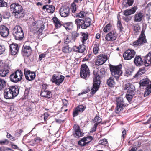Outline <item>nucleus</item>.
<instances>
[{
    "label": "nucleus",
    "instance_id": "obj_53",
    "mask_svg": "<svg viewBox=\"0 0 151 151\" xmlns=\"http://www.w3.org/2000/svg\"><path fill=\"white\" fill-rule=\"evenodd\" d=\"M117 27L118 29L120 31L122 30V29H123V27L122 25V24L120 21L119 20L118 21L117 23Z\"/></svg>",
    "mask_w": 151,
    "mask_h": 151
},
{
    "label": "nucleus",
    "instance_id": "obj_18",
    "mask_svg": "<svg viewBox=\"0 0 151 151\" xmlns=\"http://www.w3.org/2000/svg\"><path fill=\"white\" fill-rule=\"evenodd\" d=\"M60 14L62 17L68 16L70 13V9L68 7H62L59 10Z\"/></svg>",
    "mask_w": 151,
    "mask_h": 151
},
{
    "label": "nucleus",
    "instance_id": "obj_61",
    "mask_svg": "<svg viewBox=\"0 0 151 151\" xmlns=\"http://www.w3.org/2000/svg\"><path fill=\"white\" fill-rule=\"evenodd\" d=\"M80 112L77 110L76 108V109L75 111H74L73 113V117L76 116L79 114Z\"/></svg>",
    "mask_w": 151,
    "mask_h": 151
},
{
    "label": "nucleus",
    "instance_id": "obj_7",
    "mask_svg": "<svg viewBox=\"0 0 151 151\" xmlns=\"http://www.w3.org/2000/svg\"><path fill=\"white\" fill-rule=\"evenodd\" d=\"M94 75L93 78V87L91 89L90 93L92 95L95 94L98 90L100 84L99 75L97 73H96V74H94Z\"/></svg>",
    "mask_w": 151,
    "mask_h": 151
},
{
    "label": "nucleus",
    "instance_id": "obj_36",
    "mask_svg": "<svg viewBox=\"0 0 151 151\" xmlns=\"http://www.w3.org/2000/svg\"><path fill=\"white\" fill-rule=\"evenodd\" d=\"M145 72V70L144 68H140L139 71L134 76V78H138L144 74Z\"/></svg>",
    "mask_w": 151,
    "mask_h": 151
},
{
    "label": "nucleus",
    "instance_id": "obj_50",
    "mask_svg": "<svg viewBox=\"0 0 151 151\" xmlns=\"http://www.w3.org/2000/svg\"><path fill=\"white\" fill-rule=\"evenodd\" d=\"M62 101L63 104V106L62 108V110H63L64 108H65L67 107V105L68 103V101L65 99H62Z\"/></svg>",
    "mask_w": 151,
    "mask_h": 151
},
{
    "label": "nucleus",
    "instance_id": "obj_21",
    "mask_svg": "<svg viewBox=\"0 0 151 151\" xmlns=\"http://www.w3.org/2000/svg\"><path fill=\"white\" fill-rule=\"evenodd\" d=\"M31 48L29 46H23L22 49V53L24 56H29L31 52Z\"/></svg>",
    "mask_w": 151,
    "mask_h": 151
},
{
    "label": "nucleus",
    "instance_id": "obj_13",
    "mask_svg": "<svg viewBox=\"0 0 151 151\" xmlns=\"http://www.w3.org/2000/svg\"><path fill=\"white\" fill-rule=\"evenodd\" d=\"M64 78L65 77L63 75H61L60 76H58L54 74L51 81L52 82L55 83L58 85H59L63 81Z\"/></svg>",
    "mask_w": 151,
    "mask_h": 151
},
{
    "label": "nucleus",
    "instance_id": "obj_20",
    "mask_svg": "<svg viewBox=\"0 0 151 151\" xmlns=\"http://www.w3.org/2000/svg\"><path fill=\"white\" fill-rule=\"evenodd\" d=\"M0 34L3 37H6L9 34V30L6 26L2 25L0 27Z\"/></svg>",
    "mask_w": 151,
    "mask_h": 151
},
{
    "label": "nucleus",
    "instance_id": "obj_40",
    "mask_svg": "<svg viewBox=\"0 0 151 151\" xmlns=\"http://www.w3.org/2000/svg\"><path fill=\"white\" fill-rule=\"evenodd\" d=\"M99 44L98 43L96 42L94 44L93 51L94 53L96 54L98 53V52L99 50Z\"/></svg>",
    "mask_w": 151,
    "mask_h": 151
},
{
    "label": "nucleus",
    "instance_id": "obj_51",
    "mask_svg": "<svg viewBox=\"0 0 151 151\" xmlns=\"http://www.w3.org/2000/svg\"><path fill=\"white\" fill-rule=\"evenodd\" d=\"M71 8L72 9V12L75 13L76 10V4L74 2L72 3Z\"/></svg>",
    "mask_w": 151,
    "mask_h": 151
},
{
    "label": "nucleus",
    "instance_id": "obj_32",
    "mask_svg": "<svg viewBox=\"0 0 151 151\" xmlns=\"http://www.w3.org/2000/svg\"><path fill=\"white\" fill-rule=\"evenodd\" d=\"M52 20L55 25V27L57 28H60L63 25L59 19L57 17H54Z\"/></svg>",
    "mask_w": 151,
    "mask_h": 151
},
{
    "label": "nucleus",
    "instance_id": "obj_30",
    "mask_svg": "<svg viewBox=\"0 0 151 151\" xmlns=\"http://www.w3.org/2000/svg\"><path fill=\"white\" fill-rule=\"evenodd\" d=\"M9 72V70L5 68H0V76L5 77Z\"/></svg>",
    "mask_w": 151,
    "mask_h": 151
},
{
    "label": "nucleus",
    "instance_id": "obj_14",
    "mask_svg": "<svg viewBox=\"0 0 151 151\" xmlns=\"http://www.w3.org/2000/svg\"><path fill=\"white\" fill-rule=\"evenodd\" d=\"M73 134L76 137H79L83 135L84 133L81 130L78 125H75L73 127Z\"/></svg>",
    "mask_w": 151,
    "mask_h": 151
},
{
    "label": "nucleus",
    "instance_id": "obj_60",
    "mask_svg": "<svg viewBox=\"0 0 151 151\" xmlns=\"http://www.w3.org/2000/svg\"><path fill=\"white\" fill-rule=\"evenodd\" d=\"M72 37L74 38H76L78 37L79 35V33L77 32H72Z\"/></svg>",
    "mask_w": 151,
    "mask_h": 151
},
{
    "label": "nucleus",
    "instance_id": "obj_56",
    "mask_svg": "<svg viewBox=\"0 0 151 151\" xmlns=\"http://www.w3.org/2000/svg\"><path fill=\"white\" fill-rule=\"evenodd\" d=\"M6 137L7 138L11 140L14 141L15 140V138L8 133H7Z\"/></svg>",
    "mask_w": 151,
    "mask_h": 151
},
{
    "label": "nucleus",
    "instance_id": "obj_29",
    "mask_svg": "<svg viewBox=\"0 0 151 151\" xmlns=\"http://www.w3.org/2000/svg\"><path fill=\"white\" fill-rule=\"evenodd\" d=\"M143 16V13L141 12L137 13L134 17V20L136 22H140L142 20Z\"/></svg>",
    "mask_w": 151,
    "mask_h": 151
},
{
    "label": "nucleus",
    "instance_id": "obj_52",
    "mask_svg": "<svg viewBox=\"0 0 151 151\" xmlns=\"http://www.w3.org/2000/svg\"><path fill=\"white\" fill-rule=\"evenodd\" d=\"M7 5V3L5 2L4 0H0V7H6Z\"/></svg>",
    "mask_w": 151,
    "mask_h": 151
},
{
    "label": "nucleus",
    "instance_id": "obj_63",
    "mask_svg": "<svg viewBox=\"0 0 151 151\" xmlns=\"http://www.w3.org/2000/svg\"><path fill=\"white\" fill-rule=\"evenodd\" d=\"M46 55V54L43 53L40 55L39 56V59L40 60H41L42 59L45 57Z\"/></svg>",
    "mask_w": 151,
    "mask_h": 151
},
{
    "label": "nucleus",
    "instance_id": "obj_2",
    "mask_svg": "<svg viewBox=\"0 0 151 151\" xmlns=\"http://www.w3.org/2000/svg\"><path fill=\"white\" fill-rule=\"evenodd\" d=\"M91 21L90 18L87 17L84 19H77L75 20V22L77 25V29H79L81 27L82 29H85L90 25Z\"/></svg>",
    "mask_w": 151,
    "mask_h": 151
},
{
    "label": "nucleus",
    "instance_id": "obj_31",
    "mask_svg": "<svg viewBox=\"0 0 151 151\" xmlns=\"http://www.w3.org/2000/svg\"><path fill=\"white\" fill-rule=\"evenodd\" d=\"M63 25L67 30H71L73 28V24L72 22L65 23Z\"/></svg>",
    "mask_w": 151,
    "mask_h": 151
},
{
    "label": "nucleus",
    "instance_id": "obj_34",
    "mask_svg": "<svg viewBox=\"0 0 151 151\" xmlns=\"http://www.w3.org/2000/svg\"><path fill=\"white\" fill-rule=\"evenodd\" d=\"M135 91L133 92H127V94L126 95V97L128 102H130L132 100V99L133 96L135 94Z\"/></svg>",
    "mask_w": 151,
    "mask_h": 151
},
{
    "label": "nucleus",
    "instance_id": "obj_23",
    "mask_svg": "<svg viewBox=\"0 0 151 151\" xmlns=\"http://www.w3.org/2000/svg\"><path fill=\"white\" fill-rule=\"evenodd\" d=\"M11 53L12 55H15L18 52L19 48L17 44H11L10 46Z\"/></svg>",
    "mask_w": 151,
    "mask_h": 151
},
{
    "label": "nucleus",
    "instance_id": "obj_39",
    "mask_svg": "<svg viewBox=\"0 0 151 151\" xmlns=\"http://www.w3.org/2000/svg\"><path fill=\"white\" fill-rule=\"evenodd\" d=\"M150 81L148 78H145L142 79L140 81V86H144L149 84Z\"/></svg>",
    "mask_w": 151,
    "mask_h": 151
},
{
    "label": "nucleus",
    "instance_id": "obj_26",
    "mask_svg": "<svg viewBox=\"0 0 151 151\" xmlns=\"http://www.w3.org/2000/svg\"><path fill=\"white\" fill-rule=\"evenodd\" d=\"M83 44L79 45L78 47H75L74 48V51L76 52L82 53L86 49V47Z\"/></svg>",
    "mask_w": 151,
    "mask_h": 151
},
{
    "label": "nucleus",
    "instance_id": "obj_41",
    "mask_svg": "<svg viewBox=\"0 0 151 151\" xmlns=\"http://www.w3.org/2000/svg\"><path fill=\"white\" fill-rule=\"evenodd\" d=\"M82 37L81 41L83 44H85V42L87 40L88 37V35L85 33H81Z\"/></svg>",
    "mask_w": 151,
    "mask_h": 151
},
{
    "label": "nucleus",
    "instance_id": "obj_42",
    "mask_svg": "<svg viewBox=\"0 0 151 151\" xmlns=\"http://www.w3.org/2000/svg\"><path fill=\"white\" fill-rule=\"evenodd\" d=\"M102 119L98 116H96L93 120V122L95 124H96L98 125L102 121Z\"/></svg>",
    "mask_w": 151,
    "mask_h": 151
},
{
    "label": "nucleus",
    "instance_id": "obj_47",
    "mask_svg": "<svg viewBox=\"0 0 151 151\" xmlns=\"http://www.w3.org/2000/svg\"><path fill=\"white\" fill-rule=\"evenodd\" d=\"M108 142L107 139H101L99 142V145H106L107 144Z\"/></svg>",
    "mask_w": 151,
    "mask_h": 151
},
{
    "label": "nucleus",
    "instance_id": "obj_25",
    "mask_svg": "<svg viewBox=\"0 0 151 151\" xmlns=\"http://www.w3.org/2000/svg\"><path fill=\"white\" fill-rule=\"evenodd\" d=\"M40 95L42 97L48 98H50L52 96V94L50 91L45 89L42 90Z\"/></svg>",
    "mask_w": 151,
    "mask_h": 151
},
{
    "label": "nucleus",
    "instance_id": "obj_38",
    "mask_svg": "<svg viewBox=\"0 0 151 151\" xmlns=\"http://www.w3.org/2000/svg\"><path fill=\"white\" fill-rule=\"evenodd\" d=\"M151 93V84L148 85L147 87L144 94V96L148 95Z\"/></svg>",
    "mask_w": 151,
    "mask_h": 151
},
{
    "label": "nucleus",
    "instance_id": "obj_12",
    "mask_svg": "<svg viewBox=\"0 0 151 151\" xmlns=\"http://www.w3.org/2000/svg\"><path fill=\"white\" fill-rule=\"evenodd\" d=\"M107 60V57L105 54L100 55L98 57L96 60L95 64L98 66L102 65L105 63Z\"/></svg>",
    "mask_w": 151,
    "mask_h": 151
},
{
    "label": "nucleus",
    "instance_id": "obj_33",
    "mask_svg": "<svg viewBox=\"0 0 151 151\" xmlns=\"http://www.w3.org/2000/svg\"><path fill=\"white\" fill-rule=\"evenodd\" d=\"M134 2V0H123L122 4L125 7H127L132 6Z\"/></svg>",
    "mask_w": 151,
    "mask_h": 151
},
{
    "label": "nucleus",
    "instance_id": "obj_5",
    "mask_svg": "<svg viewBox=\"0 0 151 151\" xmlns=\"http://www.w3.org/2000/svg\"><path fill=\"white\" fill-rule=\"evenodd\" d=\"M10 7L11 11L15 14V17L17 18H19L21 16L20 14L23 10L22 7L19 4L14 3L12 4Z\"/></svg>",
    "mask_w": 151,
    "mask_h": 151
},
{
    "label": "nucleus",
    "instance_id": "obj_10",
    "mask_svg": "<svg viewBox=\"0 0 151 151\" xmlns=\"http://www.w3.org/2000/svg\"><path fill=\"white\" fill-rule=\"evenodd\" d=\"M135 53L134 50L132 49H128L124 53L123 56L125 60H129L134 57Z\"/></svg>",
    "mask_w": 151,
    "mask_h": 151
},
{
    "label": "nucleus",
    "instance_id": "obj_24",
    "mask_svg": "<svg viewBox=\"0 0 151 151\" xmlns=\"http://www.w3.org/2000/svg\"><path fill=\"white\" fill-rule=\"evenodd\" d=\"M42 9L45 11L51 13H53L55 10V7L53 5H44Z\"/></svg>",
    "mask_w": 151,
    "mask_h": 151
},
{
    "label": "nucleus",
    "instance_id": "obj_43",
    "mask_svg": "<svg viewBox=\"0 0 151 151\" xmlns=\"http://www.w3.org/2000/svg\"><path fill=\"white\" fill-rule=\"evenodd\" d=\"M6 85V81L4 79L0 78V90L4 88Z\"/></svg>",
    "mask_w": 151,
    "mask_h": 151
},
{
    "label": "nucleus",
    "instance_id": "obj_9",
    "mask_svg": "<svg viewBox=\"0 0 151 151\" xmlns=\"http://www.w3.org/2000/svg\"><path fill=\"white\" fill-rule=\"evenodd\" d=\"M146 42L147 40L144 32L142 31L138 40L134 41L133 44L134 46H140Z\"/></svg>",
    "mask_w": 151,
    "mask_h": 151
},
{
    "label": "nucleus",
    "instance_id": "obj_17",
    "mask_svg": "<svg viewBox=\"0 0 151 151\" xmlns=\"http://www.w3.org/2000/svg\"><path fill=\"white\" fill-rule=\"evenodd\" d=\"M92 137L89 136L86 137H84L78 141V144L82 146H84L89 143L93 139Z\"/></svg>",
    "mask_w": 151,
    "mask_h": 151
},
{
    "label": "nucleus",
    "instance_id": "obj_16",
    "mask_svg": "<svg viewBox=\"0 0 151 151\" xmlns=\"http://www.w3.org/2000/svg\"><path fill=\"white\" fill-rule=\"evenodd\" d=\"M24 74L26 79L29 81L33 80L36 76L35 72H31L29 70H26L25 69L24 70Z\"/></svg>",
    "mask_w": 151,
    "mask_h": 151
},
{
    "label": "nucleus",
    "instance_id": "obj_46",
    "mask_svg": "<svg viewBox=\"0 0 151 151\" xmlns=\"http://www.w3.org/2000/svg\"><path fill=\"white\" fill-rule=\"evenodd\" d=\"M38 23L40 24L39 25L40 27L39 28L38 31L40 33H41L43 30L44 29V25L42 21H40L39 22H38Z\"/></svg>",
    "mask_w": 151,
    "mask_h": 151
},
{
    "label": "nucleus",
    "instance_id": "obj_44",
    "mask_svg": "<svg viewBox=\"0 0 151 151\" xmlns=\"http://www.w3.org/2000/svg\"><path fill=\"white\" fill-rule=\"evenodd\" d=\"M86 15V13L84 11H80L79 13H76V17L81 18H83Z\"/></svg>",
    "mask_w": 151,
    "mask_h": 151
},
{
    "label": "nucleus",
    "instance_id": "obj_45",
    "mask_svg": "<svg viewBox=\"0 0 151 151\" xmlns=\"http://www.w3.org/2000/svg\"><path fill=\"white\" fill-rule=\"evenodd\" d=\"M111 25L110 24H108L104 27L103 31L105 32H108L111 30Z\"/></svg>",
    "mask_w": 151,
    "mask_h": 151
},
{
    "label": "nucleus",
    "instance_id": "obj_37",
    "mask_svg": "<svg viewBox=\"0 0 151 151\" xmlns=\"http://www.w3.org/2000/svg\"><path fill=\"white\" fill-rule=\"evenodd\" d=\"M62 50L63 52L67 53L70 52L72 51V48L67 45L62 48Z\"/></svg>",
    "mask_w": 151,
    "mask_h": 151
},
{
    "label": "nucleus",
    "instance_id": "obj_19",
    "mask_svg": "<svg viewBox=\"0 0 151 151\" xmlns=\"http://www.w3.org/2000/svg\"><path fill=\"white\" fill-rule=\"evenodd\" d=\"M123 87L124 90H127V92L135 91V88L134 85L129 82H127L125 84H124Z\"/></svg>",
    "mask_w": 151,
    "mask_h": 151
},
{
    "label": "nucleus",
    "instance_id": "obj_27",
    "mask_svg": "<svg viewBox=\"0 0 151 151\" xmlns=\"http://www.w3.org/2000/svg\"><path fill=\"white\" fill-rule=\"evenodd\" d=\"M146 66H148L151 64V53L149 52L145 57L144 62Z\"/></svg>",
    "mask_w": 151,
    "mask_h": 151
},
{
    "label": "nucleus",
    "instance_id": "obj_35",
    "mask_svg": "<svg viewBox=\"0 0 151 151\" xmlns=\"http://www.w3.org/2000/svg\"><path fill=\"white\" fill-rule=\"evenodd\" d=\"M107 84L110 87H113L115 84V82L113 78L110 77L107 81Z\"/></svg>",
    "mask_w": 151,
    "mask_h": 151
},
{
    "label": "nucleus",
    "instance_id": "obj_64",
    "mask_svg": "<svg viewBox=\"0 0 151 151\" xmlns=\"http://www.w3.org/2000/svg\"><path fill=\"white\" fill-rule=\"evenodd\" d=\"M35 142L36 143H39L40 141H41L42 140L39 137H37L34 139Z\"/></svg>",
    "mask_w": 151,
    "mask_h": 151
},
{
    "label": "nucleus",
    "instance_id": "obj_6",
    "mask_svg": "<svg viewBox=\"0 0 151 151\" xmlns=\"http://www.w3.org/2000/svg\"><path fill=\"white\" fill-rule=\"evenodd\" d=\"M23 73L20 70H18L12 73L10 76L11 81L14 83H17L22 79Z\"/></svg>",
    "mask_w": 151,
    "mask_h": 151
},
{
    "label": "nucleus",
    "instance_id": "obj_55",
    "mask_svg": "<svg viewBox=\"0 0 151 151\" xmlns=\"http://www.w3.org/2000/svg\"><path fill=\"white\" fill-rule=\"evenodd\" d=\"M5 50V49L4 46L0 45V55L4 52Z\"/></svg>",
    "mask_w": 151,
    "mask_h": 151
},
{
    "label": "nucleus",
    "instance_id": "obj_15",
    "mask_svg": "<svg viewBox=\"0 0 151 151\" xmlns=\"http://www.w3.org/2000/svg\"><path fill=\"white\" fill-rule=\"evenodd\" d=\"M117 36L116 31L112 30L106 35L105 39L108 41H113L116 39Z\"/></svg>",
    "mask_w": 151,
    "mask_h": 151
},
{
    "label": "nucleus",
    "instance_id": "obj_54",
    "mask_svg": "<svg viewBox=\"0 0 151 151\" xmlns=\"http://www.w3.org/2000/svg\"><path fill=\"white\" fill-rule=\"evenodd\" d=\"M71 41V39L68 36H66L65 38L64 43L68 44Z\"/></svg>",
    "mask_w": 151,
    "mask_h": 151
},
{
    "label": "nucleus",
    "instance_id": "obj_3",
    "mask_svg": "<svg viewBox=\"0 0 151 151\" xmlns=\"http://www.w3.org/2000/svg\"><path fill=\"white\" fill-rule=\"evenodd\" d=\"M122 65H121L115 66L110 65L109 68L111 75L117 80L120 76L122 74L121 70Z\"/></svg>",
    "mask_w": 151,
    "mask_h": 151
},
{
    "label": "nucleus",
    "instance_id": "obj_62",
    "mask_svg": "<svg viewBox=\"0 0 151 151\" xmlns=\"http://www.w3.org/2000/svg\"><path fill=\"white\" fill-rule=\"evenodd\" d=\"M9 143L8 140L5 139L4 141H0V144L2 145L4 144H8Z\"/></svg>",
    "mask_w": 151,
    "mask_h": 151
},
{
    "label": "nucleus",
    "instance_id": "obj_1",
    "mask_svg": "<svg viewBox=\"0 0 151 151\" xmlns=\"http://www.w3.org/2000/svg\"><path fill=\"white\" fill-rule=\"evenodd\" d=\"M19 88L17 86H12L4 90V97L7 99H10L17 96L19 93Z\"/></svg>",
    "mask_w": 151,
    "mask_h": 151
},
{
    "label": "nucleus",
    "instance_id": "obj_4",
    "mask_svg": "<svg viewBox=\"0 0 151 151\" xmlns=\"http://www.w3.org/2000/svg\"><path fill=\"white\" fill-rule=\"evenodd\" d=\"M12 34L15 39L21 40L24 37V34L22 28L19 26H16L14 28Z\"/></svg>",
    "mask_w": 151,
    "mask_h": 151
},
{
    "label": "nucleus",
    "instance_id": "obj_58",
    "mask_svg": "<svg viewBox=\"0 0 151 151\" xmlns=\"http://www.w3.org/2000/svg\"><path fill=\"white\" fill-rule=\"evenodd\" d=\"M98 125L96 124H94L93 127L91 128V132H93L96 131V127Z\"/></svg>",
    "mask_w": 151,
    "mask_h": 151
},
{
    "label": "nucleus",
    "instance_id": "obj_11",
    "mask_svg": "<svg viewBox=\"0 0 151 151\" xmlns=\"http://www.w3.org/2000/svg\"><path fill=\"white\" fill-rule=\"evenodd\" d=\"M116 107L115 110V112L119 113L122 109V107L124 106L123 99L122 98H118L116 99Z\"/></svg>",
    "mask_w": 151,
    "mask_h": 151
},
{
    "label": "nucleus",
    "instance_id": "obj_28",
    "mask_svg": "<svg viewBox=\"0 0 151 151\" xmlns=\"http://www.w3.org/2000/svg\"><path fill=\"white\" fill-rule=\"evenodd\" d=\"M137 7L134 6L131 9L125 10L123 12L125 16H128L134 14L137 9Z\"/></svg>",
    "mask_w": 151,
    "mask_h": 151
},
{
    "label": "nucleus",
    "instance_id": "obj_48",
    "mask_svg": "<svg viewBox=\"0 0 151 151\" xmlns=\"http://www.w3.org/2000/svg\"><path fill=\"white\" fill-rule=\"evenodd\" d=\"M39 22L40 21L35 22L32 23V26L33 27V29H34V30L37 29V28L40 27H39V25L40 24L38 23V22Z\"/></svg>",
    "mask_w": 151,
    "mask_h": 151
},
{
    "label": "nucleus",
    "instance_id": "obj_8",
    "mask_svg": "<svg viewBox=\"0 0 151 151\" xmlns=\"http://www.w3.org/2000/svg\"><path fill=\"white\" fill-rule=\"evenodd\" d=\"M80 75L81 78L84 79L89 77L90 75V70L88 66L86 64H83L81 65Z\"/></svg>",
    "mask_w": 151,
    "mask_h": 151
},
{
    "label": "nucleus",
    "instance_id": "obj_49",
    "mask_svg": "<svg viewBox=\"0 0 151 151\" xmlns=\"http://www.w3.org/2000/svg\"><path fill=\"white\" fill-rule=\"evenodd\" d=\"M77 110L80 112H83L85 109V107L83 105H79L76 108Z\"/></svg>",
    "mask_w": 151,
    "mask_h": 151
},
{
    "label": "nucleus",
    "instance_id": "obj_57",
    "mask_svg": "<svg viewBox=\"0 0 151 151\" xmlns=\"http://www.w3.org/2000/svg\"><path fill=\"white\" fill-rule=\"evenodd\" d=\"M135 68L134 67L131 66L130 68V70H128L127 71V73H128L129 75L131 74V73L134 70Z\"/></svg>",
    "mask_w": 151,
    "mask_h": 151
},
{
    "label": "nucleus",
    "instance_id": "obj_59",
    "mask_svg": "<svg viewBox=\"0 0 151 151\" xmlns=\"http://www.w3.org/2000/svg\"><path fill=\"white\" fill-rule=\"evenodd\" d=\"M30 89V88H27L25 89L24 93L25 96H28L29 93Z\"/></svg>",
    "mask_w": 151,
    "mask_h": 151
},
{
    "label": "nucleus",
    "instance_id": "obj_22",
    "mask_svg": "<svg viewBox=\"0 0 151 151\" xmlns=\"http://www.w3.org/2000/svg\"><path fill=\"white\" fill-rule=\"evenodd\" d=\"M134 63L137 66L140 67L143 65V61L141 56L136 55L134 59Z\"/></svg>",
    "mask_w": 151,
    "mask_h": 151
}]
</instances>
